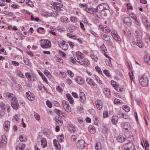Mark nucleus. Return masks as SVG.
Returning <instances> with one entry per match:
<instances>
[{
	"label": "nucleus",
	"instance_id": "nucleus-32",
	"mask_svg": "<svg viewBox=\"0 0 150 150\" xmlns=\"http://www.w3.org/2000/svg\"><path fill=\"white\" fill-rule=\"evenodd\" d=\"M144 58L145 62L148 64H150V57L147 55H145Z\"/></svg>",
	"mask_w": 150,
	"mask_h": 150
},
{
	"label": "nucleus",
	"instance_id": "nucleus-51",
	"mask_svg": "<svg viewBox=\"0 0 150 150\" xmlns=\"http://www.w3.org/2000/svg\"><path fill=\"white\" fill-rule=\"evenodd\" d=\"M114 103L115 104H122L123 103V102L121 100L117 99L115 98L114 100Z\"/></svg>",
	"mask_w": 150,
	"mask_h": 150
},
{
	"label": "nucleus",
	"instance_id": "nucleus-19",
	"mask_svg": "<svg viewBox=\"0 0 150 150\" xmlns=\"http://www.w3.org/2000/svg\"><path fill=\"white\" fill-rule=\"evenodd\" d=\"M76 57L75 59L76 60L83 59L84 56L83 54L79 52H77L76 53Z\"/></svg>",
	"mask_w": 150,
	"mask_h": 150
},
{
	"label": "nucleus",
	"instance_id": "nucleus-8",
	"mask_svg": "<svg viewBox=\"0 0 150 150\" xmlns=\"http://www.w3.org/2000/svg\"><path fill=\"white\" fill-rule=\"evenodd\" d=\"M54 8L57 11H59L61 10V8L63 6V5L61 3H54Z\"/></svg>",
	"mask_w": 150,
	"mask_h": 150
},
{
	"label": "nucleus",
	"instance_id": "nucleus-28",
	"mask_svg": "<svg viewBox=\"0 0 150 150\" xmlns=\"http://www.w3.org/2000/svg\"><path fill=\"white\" fill-rule=\"evenodd\" d=\"M104 93L107 96L109 97L110 96V93L109 89L107 88H105L103 90Z\"/></svg>",
	"mask_w": 150,
	"mask_h": 150
},
{
	"label": "nucleus",
	"instance_id": "nucleus-61",
	"mask_svg": "<svg viewBox=\"0 0 150 150\" xmlns=\"http://www.w3.org/2000/svg\"><path fill=\"white\" fill-rule=\"evenodd\" d=\"M55 121L57 122H59L61 123V125H62L63 124V121L62 120L59 119L57 118H55Z\"/></svg>",
	"mask_w": 150,
	"mask_h": 150
},
{
	"label": "nucleus",
	"instance_id": "nucleus-9",
	"mask_svg": "<svg viewBox=\"0 0 150 150\" xmlns=\"http://www.w3.org/2000/svg\"><path fill=\"white\" fill-rule=\"evenodd\" d=\"M95 104L98 110H101L103 107V103L100 100L98 99L96 100L95 102Z\"/></svg>",
	"mask_w": 150,
	"mask_h": 150
},
{
	"label": "nucleus",
	"instance_id": "nucleus-60",
	"mask_svg": "<svg viewBox=\"0 0 150 150\" xmlns=\"http://www.w3.org/2000/svg\"><path fill=\"white\" fill-rule=\"evenodd\" d=\"M108 130L107 128L105 127H103L102 129L103 132L104 134H107Z\"/></svg>",
	"mask_w": 150,
	"mask_h": 150
},
{
	"label": "nucleus",
	"instance_id": "nucleus-25",
	"mask_svg": "<svg viewBox=\"0 0 150 150\" xmlns=\"http://www.w3.org/2000/svg\"><path fill=\"white\" fill-rule=\"evenodd\" d=\"M54 112L59 116L61 117H62L64 116L63 115L64 113L60 110L55 109L54 110Z\"/></svg>",
	"mask_w": 150,
	"mask_h": 150
},
{
	"label": "nucleus",
	"instance_id": "nucleus-46",
	"mask_svg": "<svg viewBox=\"0 0 150 150\" xmlns=\"http://www.w3.org/2000/svg\"><path fill=\"white\" fill-rule=\"evenodd\" d=\"M51 13H49L48 12H43L42 13V15L46 17L51 16Z\"/></svg>",
	"mask_w": 150,
	"mask_h": 150
},
{
	"label": "nucleus",
	"instance_id": "nucleus-1",
	"mask_svg": "<svg viewBox=\"0 0 150 150\" xmlns=\"http://www.w3.org/2000/svg\"><path fill=\"white\" fill-rule=\"evenodd\" d=\"M40 45L43 48H47L50 47L51 43L48 40H41Z\"/></svg>",
	"mask_w": 150,
	"mask_h": 150
},
{
	"label": "nucleus",
	"instance_id": "nucleus-3",
	"mask_svg": "<svg viewBox=\"0 0 150 150\" xmlns=\"http://www.w3.org/2000/svg\"><path fill=\"white\" fill-rule=\"evenodd\" d=\"M139 81L140 84H147L148 81L147 78L143 75L139 76Z\"/></svg>",
	"mask_w": 150,
	"mask_h": 150
},
{
	"label": "nucleus",
	"instance_id": "nucleus-45",
	"mask_svg": "<svg viewBox=\"0 0 150 150\" xmlns=\"http://www.w3.org/2000/svg\"><path fill=\"white\" fill-rule=\"evenodd\" d=\"M95 148L96 150H101L100 144V142H97L96 143Z\"/></svg>",
	"mask_w": 150,
	"mask_h": 150
},
{
	"label": "nucleus",
	"instance_id": "nucleus-62",
	"mask_svg": "<svg viewBox=\"0 0 150 150\" xmlns=\"http://www.w3.org/2000/svg\"><path fill=\"white\" fill-rule=\"evenodd\" d=\"M130 16L132 18H133L134 20L137 19V16L136 15L133 13H130Z\"/></svg>",
	"mask_w": 150,
	"mask_h": 150
},
{
	"label": "nucleus",
	"instance_id": "nucleus-15",
	"mask_svg": "<svg viewBox=\"0 0 150 150\" xmlns=\"http://www.w3.org/2000/svg\"><path fill=\"white\" fill-rule=\"evenodd\" d=\"M59 45L60 46H61L62 49L64 50H67L68 48V45L65 44V42L64 41L60 42Z\"/></svg>",
	"mask_w": 150,
	"mask_h": 150
},
{
	"label": "nucleus",
	"instance_id": "nucleus-6",
	"mask_svg": "<svg viewBox=\"0 0 150 150\" xmlns=\"http://www.w3.org/2000/svg\"><path fill=\"white\" fill-rule=\"evenodd\" d=\"M111 35L115 40L116 41H120L121 39L118 35L117 32L115 31H112L111 32Z\"/></svg>",
	"mask_w": 150,
	"mask_h": 150
},
{
	"label": "nucleus",
	"instance_id": "nucleus-50",
	"mask_svg": "<svg viewBox=\"0 0 150 150\" xmlns=\"http://www.w3.org/2000/svg\"><path fill=\"white\" fill-rule=\"evenodd\" d=\"M100 48L105 53H106L107 52V50L104 44H102V45L100 47Z\"/></svg>",
	"mask_w": 150,
	"mask_h": 150
},
{
	"label": "nucleus",
	"instance_id": "nucleus-14",
	"mask_svg": "<svg viewBox=\"0 0 150 150\" xmlns=\"http://www.w3.org/2000/svg\"><path fill=\"white\" fill-rule=\"evenodd\" d=\"M10 122L8 121H5L4 123V130L6 131L9 130L10 127Z\"/></svg>",
	"mask_w": 150,
	"mask_h": 150
},
{
	"label": "nucleus",
	"instance_id": "nucleus-55",
	"mask_svg": "<svg viewBox=\"0 0 150 150\" xmlns=\"http://www.w3.org/2000/svg\"><path fill=\"white\" fill-rule=\"evenodd\" d=\"M76 29L75 27L73 25H71L69 27V30L70 32H73Z\"/></svg>",
	"mask_w": 150,
	"mask_h": 150
},
{
	"label": "nucleus",
	"instance_id": "nucleus-48",
	"mask_svg": "<svg viewBox=\"0 0 150 150\" xmlns=\"http://www.w3.org/2000/svg\"><path fill=\"white\" fill-rule=\"evenodd\" d=\"M94 11V12H95L96 15V16L98 17V18H99L100 15V13L99 12V10L97 9V7L94 9V11Z\"/></svg>",
	"mask_w": 150,
	"mask_h": 150
},
{
	"label": "nucleus",
	"instance_id": "nucleus-2",
	"mask_svg": "<svg viewBox=\"0 0 150 150\" xmlns=\"http://www.w3.org/2000/svg\"><path fill=\"white\" fill-rule=\"evenodd\" d=\"M11 105L12 108L15 109L17 110L19 108V105L18 100L16 98H13L12 99Z\"/></svg>",
	"mask_w": 150,
	"mask_h": 150
},
{
	"label": "nucleus",
	"instance_id": "nucleus-26",
	"mask_svg": "<svg viewBox=\"0 0 150 150\" xmlns=\"http://www.w3.org/2000/svg\"><path fill=\"white\" fill-rule=\"evenodd\" d=\"M66 96L69 103L71 104H72L73 103L74 100L71 96L69 93H67L66 94Z\"/></svg>",
	"mask_w": 150,
	"mask_h": 150
},
{
	"label": "nucleus",
	"instance_id": "nucleus-4",
	"mask_svg": "<svg viewBox=\"0 0 150 150\" xmlns=\"http://www.w3.org/2000/svg\"><path fill=\"white\" fill-rule=\"evenodd\" d=\"M125 149L128 150H133L134 149V144L131 142L125 144L124 145Z\"/></svg>",
	"mask_w": 150,
	"mask_h": 150
},
{
	"label": "nucleus",
	"instance_id": "nucleus-30",
	"mask_svg": "<svg viewBox=\"0 0 150 150\" xmlns=\"http://www.w3.org/2000/svg\"><path fill=\"white\" fill-rule=\"evenodd\" d=\"M7 142V138L5 135H3L1 138V143H2L3 144H6Z\"/></svg>",
	"mask_w": 150,
	"mask_h": 150
},
{
	"label": "nucleus",
	"instance_id": "nucleus-27",
	"mask_svg": "<svg viewBox=\"0 0 150 150\" xmlns=\"http://www.w3.org/2000/svg\"><path fill=\"white\" fill-rule=\"evenodd\" d=\"M117 141L120 143L123 142L125 138L122 135H120L117 137Z\"/></svg>",
	"mask_w": 150,
	"mask_h": 150
},
{
	"label": "nucleus",
	"instance_id": "nucleus-16",
	"mask_svg": "<svg viewBox=\"0 0 150 150\" xmlns=\"http://www.w3.org/2000/svg\"><path fill=\"white\" fill-rule=\"evenodd\" d=\"M75 79L77 83L79 84H83L84 82V81L83 79L79 76L76 77Z\"/></svg>",
	"mask_w": 150,
	"mask_h": 150
},
{
	"label": "nucleus",
	"instance_id": "nucleus-57",
	"mask_svg": "<svg viewBox=\"0 0 150 150\" xmlns=\"http://www.w3.org/2000/svg\"><path fill=\"white\" fill-rule=\"evenodd\" d=\"M41 77L43 81L47 83H48V81L46 77L44 76L43 74H41Z\"/></svg>",
	"mask_w": 150,
	"mask_h": 150
},
{
	"label": "nucleus",
	"instance_id": "nucleus-34",
	"mask_svg": "<svg viewBox=\"0 0 150 150\" xmlns=\"http://www.w3.org/2000/svg\"><path fill=\"white\" fill-rule=\"evenodd\" d=\"M25 147V145L22 144L21 145H20L19 146L16 147V149L17 150H23L24 149Z\"/></svg>",
	"mask_w": 150,
	"mask_h": 150
},
{
	"label": "nucleus",
	"instance_id": "nucleus-64",
	"mask_svg": "<svg viewBox=\"0 0 150 150\" xmlns=\"http://www.w3.org/2000/svg\"><path fill=\"white\" fill-rule=\"evenodd\" d=\"M68 18L64 17H62L61 18V20L63 22H65L67 21Z\"/></svg>",
	"mask_w": 150,
	"mask_h": 150
},
{
	"label": "nucleus",
	"instance_id": "nucleus-40",
	"mask_svg": "<svg viewBox=\"0 0 150 150\" xmlns=\"http://www.w3.org/2000/svg\"><path fill=\"white\" fill-rule=\"evenodd\" d=\"M34 115L35 118L37 120L39 121L40 119V115L37 113L34 112Z\"/></svg>",
	"mask_w": 150,
	"mask_h": 150
},
{
	"label": "nucleus",
	"instance_id": "nucleus-59",
	"mask_svg": "<svg viewBox=\"0 0 150 150\" xmlns=\"http://www.w3.org/2000/svg\"><path fill=\"white\" fill-rule=\"evenodd\" d=\"M128 123L127 122H125L124 124L123 128L126 130H127L128 129Z\"/></svg>",
	"mask_w": 150,
	"mask_h": 150
},
{
	"label": "nucleus",
	"instance_id": "nucleus-36",
	"mask_svg": "<svg viewBox=\"0 0 150 150\" xmlns=\"http://www.w3.org/2000/svg\"><path fill=\"white\" fill-rule=\"evenodd\" d=\"M16 74L19 77H20L22 78H24L25 76L23 74L22 72L19 70H17L16 71Z\"/></svg>",
	"mask_w": 150,
	"mask_h": 150
},
{
	"label": "nucleus",
	"instance_id": "nucleus-7",
	"mask_svg": "<svg viewBox=\"0 0 150 150\" xmlns=\"http://www.w3.org/2000/svg\"><path fill=\"white\" fill-rule=\"evenodd\" d=\"M83 59H79L76 60L77 62L79 63L81 65H84L87 66H88L89 65V62L87 60H83Z\"/></svg>",
	"mask_w": 150,
	"mask_h": 150
},
{
	"label": "nucleus",
	"instance_id": "nucleus-13",
	"mask_svg": "<svg viewBox=\"0 0 150 150\" xmlns=\"http://www.w3.org/2000/svg\"><path fill=\"white\" fill-rule=\"evenodd\" d=\"M25 76L26 78L29 81H34L35 79L34 77L31 75L30 73L28 72H26L25 73Z\"/></svg>",
	"mask_w": 150,
	"mask_h": 150
},
{
	"label": "nucleus",
	"instance_id": "nucleus-42",
	"mask_svg": "<svg viewBox=\"0 0 150 150\" xmlns=\"http://www.w3.org/2000/svg\"><path fill=\"white\" fill-rule=\"evenodd\" d=\"M92 59L96 62H97L98 60V58L97 56L93 54H91L90 55Z\"/></svg>",
	"mask_w": 150,
	"mask_h": 150
},
{
	"label": "nucleus",
	"instance_id": "nucleus-31",
	"mask_svg": "<svg viewBox=\"0 0 150 150\" xmlns=\"http://www.w3.org/2000/svg\"><path fill=\"white\" fill-rule=\"evenodd\" d=\"M113 87L118 92H120L124 91V89L120 88L118 85H112Z\"/></svg>",
	"mask_w": 150,
	"mask_h": 150
},
{
	"label": "nucleus",
	"instance_id": "nucleus-21",
	"mask_svg": "<svg viewBox=\"0 0 150 150\" xmlns=\"http://www.w3.org/2000/svg\"><path fill=\"white\" fill-rule=\"evenodd\" d=\"M53 144L54 146L57 150H60L61 148L60 147H59V146H60L57 140L54 139L53 140Z\"/></svg>",
	"mask_w": 150,
	"mask_h": 150
},
{
	"label": "nucleus",
	"instance_id": "nucleus-63",
	"mask_svg": "<svg viewBox=\"0 0 150 150\" xmlns=\"http://www.w3.org/2000/svg\"><path fill=\"white\" fill-rule=\"evenodd\" d=\"M56 89L57 91L61 93L63 91L62 88L59 86L57 87Z\"/></svg>",
	"mask_w": 150,
	"mask_h": 150
},
{
	"label": "nucleus",
	"instance_id": "nucleus-33",
	"mask_svg": "<svg viewBox=\"0 0 150 150\" xmlns=\"http://www.w3.org/2000/svg\"><path fill=\"white\" fill-rule=\"evenodd\" d=\"M136 45L140 48L142 47L143 46V44L142 41L139 40H137L136 43Z\"/></svg>",
	"mask_w": 150,
	"mask_h": 150
},
{
	"label": "nucleus",
	"instance_id": "nucleus-20",
	"mask_svg": "<svg viewBox=\"0 0 150 150\" xmlns=\"http://www.w3.org/2000/svg\"><path fill=\"white\" fill-rule=\"evenodd\" d=\"M142 20L144 26L147 28H149V27L150 24L147 20L145 18H143Z\"/></svg>",
	"mask_w": 150,
	"mask_h": 150
},
{
	"label": "nucleus",
	"instance_id": "nucleus-56",
	"mask_svg": "<svg viewBox=\"0 0 150 150\" xmlns=\"http://www.w3.org/2000/svg\"><path fill=\"white\" fill-rule=\"evenodd\" d=\"M95 69L97 72H98L100 74H102V72L101 69L98 66H96L95 67Z\"/></svg>",
	"mask_w": 150,
	"mask_h": 150
},
{
	"label": "nucleus",
	"instance_id": "nucleus-54",
	"mask_svg": "<svg viewBox=\"0 0 150 150\" xmlns=\"http://www.w3.org/2000/svg\"><path fill=\"white\" fill-rule=\"evenodd\" d=\"M6 97H8L9 98H11V99L15 97L12 94L8 92L6 93Z\"/></svg>",
	"mask_w": 150,
	"mask_h": 150
},
{
	"label": "nucleus",
	"instance_id": "nucleus-39",
	"mask_svg": "<svg viewBox=\"0 0 150 150\" xmlns=\"http://www.w3.org/2000/svg\"><path fill=\"white\" fill-rule=\"evenodd\" d=\"M13 87L17 91H21L22 90L21 88V85H13Z\"/></svg>",
	"mask_w": 150,
	"mask_h": 150
},
{
	"label": "nucleus",
	"instance_id": "nucleus-47",
	"mask_svg": "<svg viewBox=\"0 0 150 150\" xmlns=\"http://www.w3.org/2000/svg\"><path fill=\"white\" fill-rule=\"evenodd\" d=\"M55 58L57 62L60 63H62L63 62V60L61 57L56 56Z\"/></svg>",
	"mask_w": 150,
	"mask_h": 150
},
{
	"label": "nucleus",
	"instance_id": "nucleus-17",
	"mask_svg": "<svg viewBox=\"0 0 150 150\" xmlns=\"http://www.w3.org/2000/svg\"><path fill=\"white\" fill-rule=\"evenodd\" d=\"M80 100L81 102L83 103L86 100V96L84 93L83 92H81L80 93Z\"/></svg>",
	"mask_w": 150,
	"mask_h": 150
},
{
	"label": "nucleus",
	"instance_id": "nucleus-24",
	"mask_svg": "<svg viewBox=\"0 0 150 150\" xmlns=\"http://www.w3.org/2000/svg\"><path fill=\"white\" fill-rule=\"evenodd\" d=\"M101 36L103 39L106 41H108L110 40L109 36L106 34L102 33L101 35Z\"/></svg>",
	"mask_w": 150,
	"mask_h": 150
},
{
	"label": "nucleus",
	"instance_id": "nucleus-53",
	"mask_svg": "<svg viewBox=\"0 0 150 150\" xmlns=\"http://www.w3.org/2000/svg\"><path fill=\"white\" fill-rule=\"evenodd\" d=\"M103 72L108 77H110V74L109 72L107 70H104Z\"/></svg>",
	"mask_w": 150,
	"mask_h": 150
},
{
	"label": "nucleus",
	"instance_id": "nucleus-12",
	"mask_svg": "<svg viewBox=\"0 0 150 150\" xmlns=\"http://www.w3.org/2000/svg\"><path fill=\"white\" fill-rule=\"evenodd\" d=\"M124 22L127 26H130L132 24V21L129 17H125L124 19Z\"/></svg>",
	"mask_w": 150,
	"mask_h": 150
},
{
	"label": "nucleus",
	"instance_id": "nucleus-10",
	"mask_svg": "<svg viewBox=\"0 0 150 150\" xmlns=\"http://www.w3.org/2000/svg\"><path fill=\"white\" fill-rule=\"evenodd\" d=\"M0 106L4 110H5L6 109L8 112L10 111V106L8 105H6L3 103L2 102L0 103Z\"/></svg>",
	"mask_w": 150,
	"mask_h": 150
},
{
	"label": "nucleus",
	"instance_id": "nucleus-22",
	"mask_svg": "<svg viewBox=\"0 0 150 150\" xmlns=\"http://www.w3.org/2000/svg\"><path fill=\"white\" fill-rule=\"evenodd\" d=\"M101 26L100 29L102 30L103 32L104 33H110L111 30L108 27L106 26L104 27L102 26Z\"/></svg>",
	"mask_w": 150,
	"mask_h": 150
},
{
	"label": "nucleus",
	"instance_id": "nucleus-35",
	"mask_svg": "<svg viewBox=\"0 0 150 150\" xmlns=\"http://www.w3.org/2000/svg\"><path fill=\"white\" fill-rule=\"evenodd\" d=\"M63 107L65 111L67 112H71V109L69 104Z\"/></svg>",
	"mask_w": 150,
	"mask_h": 150
},
{
	"label": "nucleus",
	"instance_id": "nucleus-29",
	"mask_svg": "<svg viewBox=\"0 0 150 150\" xmlns=\"http://www.w3.org/2000/svg\"><path fill=\"white\" fill-rule=\"evenodd\" d=\"M118 117L117 116H113L112 118V122L114 124H116L117 122Z\"/></svg>",
	"mask_w": 150,
	"mask_h": 150
},
{
	"label": "nucleus",
	"instance_id": "nucleus-11",
	"mask_svg": "<svg viewBox=\"0 0 150 150\" xmlns=\"http://www.w3.org/2000/svg\"><path fill=\"white\" fill-rule=\"evenodd\" d=\"M26 96L27 98L30 100L32 101L35 99V97L34 95L30 92H26Z\"/></svg>",
	"mask_w": 150,
	"mask_h": 150
},
{
	"label": "nucleus",
	"instance_id": "nucleus-18",
	"mask_svg": "<svg viewBox=\"0 0 150 150\" xmlns=\"http://www.w3.org/2000/svg\"><path fill=\"white\" fill-rule=\"evenodd\" d=\"M67 127L69 130L71 132H74L75 130V128L74 125L72 123H69L67 126Z\"/></svg>",
	"mask_w": 150,
	"mask_h": 150
},
{
	"label": "nucleus",
	"instance_id": "nucleus-38",
	"mask_svg": "<svg viewBox=\"0 0 150 150\" xmlns=\"http://www.w3.org/2000/svg\"><path fill=\"white\" fill-rule=\"evenodd\" d=\"M105 63L106 65L109 67H111L112 64L110 59H107L105 60Z\"/></svg>",
	"mask_w": 150,
	"mask_h": 150
},
{
	"label": "nucleus",
	"instance_id": "nucleus-52",
	"mask_svg": "<svg viewBox=\"0 0 150 150\" xmlns=\"http://www.w3.org/2000/svg\"><path fill=\"white\" fill-rule=\"evenodd\" d=\"M97 7V9L99 10V13H100L103 10V6L102 5H100L99 6H98Z\"/></svg>",
	"mask_w": 150,
	"mask_h": 150
},
{
	"label": "nucleus",
	"instance_id": "nucleus-49",
	"mask_svg": "<svg viewBox=\"0 0 150 150\" xmlns=\"http://www.w3.org/2000/svg\"><path fill=\"white\" fill-rule=\"evenodd\" d=\"M86 81L89 84H95L94 82L91 79L88 78L86 79Z\"/></svg>",
	"mask_w": 150,
	"mask_h": 150
},
{
	"label": "nucleus",
	"instance_id": "nucleus-5",
	"mask_svg": "<svg viewBox=\"0 0 150 150\" xmlns=\"http://www.w3.org/2000/svg\"><path fill=\"white\" fill-rule=\"evenodd\" d=\"M77 146L79 149H83L85 146V142L84 140L81 139L78 141L77 143Z\"/></svg>",
	"mask_w": 150,
	"mask_h": 150
},
{
	"label": "nucleus",
	"instance_id": "nucleus-44",
	"mask_svg": "<svg viewBox=\"0 0 150 150\" xmlns=\"http://www.w3.org/2000/svg\"><path fill=\"white\" fill-rule=\"evenodd\" d=\"M135 36L138 39H140L141 38V33H139L138 31H135Z\"/></svg>",
	"mask_w": 150,
	"mask_h": 150
},
{
	"label": "nucleus",
	"instance_id": "nucleus-58",
	"mask_svg": "<svg viewBox=\"0 0 150 150\" xmlns=\"http://www.w3.org/2000/svg\"><path fill=\"white\" fill-rule=\"evenodd\" d=\"M46 103L47 106L49 108H51L52 106V105L51 102L49 100H47L46 102Z\"/></svg>",
	"mask_w": 150,
	"mask_h": 150
},
{
	"label": "nucleus",
	"instance_id": "nucleus-41",
	"mask_svg": "<svg viewBox=\"0 0 150 150\" xmlns=\"http://www.w3.org/2000/svg\"><path fill=\"white\" fill-rule=\"evenodd\" d=\"M25 3L27 5L31 7H33L34 6L33 2L30 0H27L26 1Z\"/></svg>",
	"mask_w": 150,
	"mask_h": 150
},
{
	"label": "nucleus",
	"instance_id": "nucleus-23",
	"mask_svg": "<svg viewBox=\"0 0 150 150\" xmlns=\"http://www.w3.org/2000/svg\"><path fill=\"white\" fill-rule=\"evenodd\" d=\"M41 145L42 147H45L47 146L46 139L44 138H42L41 140Z\"/></svg>",
	"mask_w": 150,
	"mask_h": 150
},
{
	"label": "nucleus",
	"instance_id": "nucleus-37",
	"mask_svg": "<svg viewBox=\"0 0 150 150\" xmlns=\"http://www.w3.org/2000/svg\"><path fill=\"white\" fill-rule=\"evenodd\" d=\"M122 108L126 112H129L130 110V108L127 106L124 105L122 106Z\"/></svg>",
	"mask_w": 150,
	"mask_h": 150
},
{
	"label": "nucleus",
	"instance_id": "nucleus-43",
	"mask_svg": "<svg viewBox=\"0 0 150 150\" xmlns=\"http://www.w3.org/2000/svg\"><path fill=\"white\" fill-rule=\"evenodd\" d=\"M57 139L59 142H62L64 139V137L63 134L60 135L57 137Z\"/></svg>",
	"mask_w": 150,
	"mask_h": 150
}]
</instances>
